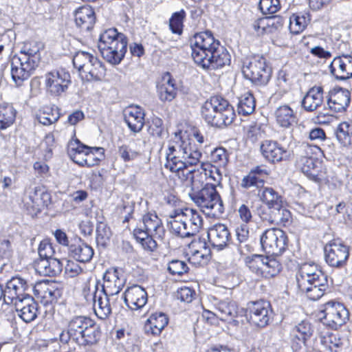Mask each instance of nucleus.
<instances>
[{"label": "nucleus", "instance_id": "nucleus-37", "mask_svg": "<svg viewBox=\"0 0 352 352\" xmlns=\"http://www.w3.org/2000/svg\"><path fill=\"white\" fill-rule=\"evenodd\" d=\"M216 316L221 320L229 321L236 318L239 313L237 304L234 301H221L216 305Z\"/></svg>", "mask_w": 352, "mask_h": 352}, {"label": "nucleus", "instance_id": "nucleus-50", "mask_svg": "<svg viewBox=\"0 0 352 352\" xmlns=\"http://www.w3.org/2000/svg\"><path fill=\"white\" fill-rule=\"evenodd\" d=\"M300 166L302 172L310 179H314L317 177V170L314 158L308 157H301L300 160Z\"/></svg>", "mask_w": 352, "mask_h": 352}, {"label": "nucleus", "instance_id": "nucleus-12", "mask_svg": "<svg viewBox=\"0 0 352 352\" xmlns=\"http://www.w3.org/2000/svg\"><path fill=\"white\" fill-rule=\"evenodd\" d=\"M263 250L267 254L279 255L286 249L287 237L284 231L279 228L266 230L261 236Z\"/></svg>", "mask_w": 352, "mask_h": 352}, {"label": "nucleus", "instance_id": "nucleus-44", "mask_svg": "<svg viewBox=\"0 0 352 352\" xmlns=\"http://www.w3.org/2000/svg\"><path fill=\"white\" fill-rule=\"evenodd\" d=\"M336 136L343 146L352 145V122H341L336 129Z\"/></svg>", "mask_w": 352, "mask_h": 352}, {"label": "nucleus", "instance_id": "nucleus-15", "mask_svg": "<svg viewBox=\"0 0 352 352\" xmlns=\"http://www.w3.org/2000/svg\"><path fill=\"white\" fill-rule=\"evenodd\" d=\"M187 165L178 170H170L171 172L177 173L178 177L182 181L190 182V190L188 193H195L200 191L202 188H205L206 184H210L208 182L206 175L202 164L199 168L190 170L188 169Z\"/></svg>", "mask_w": 352, "mask_h": 352}, {"label": "nucleus", "instance_id": "nucleus-8", "mask_svg": "<svg viewBox=\"0 0 352 352\" xmlns=\"http://www.w3.org/2000/svg\"><path fill=\"white\" fill-rule=\"evenodd\" d=\"M73 64L81 78L87 81L101 80L105 76L104 65L90 53L83 51L76 52L73 58Z\"/></svg>", "mask_w": 352, "mask_h": 352}, {"label": "nucleus", "instance_id": "nucleus-46", "mask_svg": "<svg viewBox=\"0 0 352 352\" xmlns=\"http://www.w3.org/2000/svg\"><path fill=\"white\" fill-rule=\"evenodd\" d=\"M91 148L88 147L80 153H76L74 156H69L70 158L76 164L82 166L91 167L98 163V160L94 157V154L91 152Z\"/></svg>", "mask_w": 352, "mask_h": 352}, {"label": "nucleus", "instance_id": "nucleus-39", "mask_svg": "<svg viewBox=\"0 0 352 352\" xmlns=\"http://www.w3.org/2000/svg\"><path fill=\"white\" fill-rule=\"evenodd\" d=\"M258 195L260 199L267 206L270 210L274 208H278L283 204L282 197L272 188L265 187L258 190Z\"/></svg>", "mask_w": 352, "mask_h": 352}, {"label": "nucleus", "instance_id": "nucleus-54", "mask_svg": "<svg viewBox=\"0 0 352 352\" xmlns=\"http://www.w3.org/2000/svg\"><path fill=\"white\" fill-rule=\"evenodd\" d=\"M188 267L185 261L173 260L168 262V270L173 275L182 276L188 272Z\"/></svg>", "mask_w": 352, "mask_h": 352}, {"label": "nucleus", "instance_id": "nucleus-20", "mask_svg": "<svg viewBox=\"0 0 352 352\" xmlns=\"http://www.w3.org/2000/svg\"><path fill=\"white\" fill-rule=\"evenodd\" d=\"M27 284L25 280L19 277H13L6 283L5 289H3V302L9 305L18 300H21L26 294L25 291Z\"/></svg>", "mask_w": 352, "mask_h": 352}, {"label": "nucleus", "instance_id": "nucleus-38", "mask_svg": "<svg viewBox=\"0 0 352 352\" xmlns=\"http://www.w3.org/2000/svg\"><path fill=\"white\" fill-rule=\"evenodd\" d=\"M40 50V43L36 41L27 42L22 46L19 54L16 55L19 57H25L28 61L38 66L41 60Z\"/></svg>", "mask_w": 352, "mask_h": 352}, {"label": "nucleus", "instance_id": "nucleus-5", "mask_svg": "<svg viewBox=\"0 0 352 352\" xmlns=\"http://www.w3.org/2000/svg\"><path fill=\"white\" fill-rule=\"evenodd\" d=\"M201 113L208 124L217 128L231 124L235 118L233 107L220 96L207 100L201 107Z\"/></svg>", "mask_w": 352, "mask_h": 352}, {"label": "nucleus", "instance_id": "nucleus-4", "mask_svg": "<svg viewBox=\"0 0 352 352\" xmlns=\"http://www.w3.org/2000/svg\"><path fill=\"white\" fill-rule=\"evenodd\" d=\"M59 340L67 343L70 338L80 345H91L97 342L99 331L95 322L86 316H75L72 318L67 326V330L58 331Z\"/></svg>", "mask_w": 352, "mask_h": 352}, {"label": "nucleus", "instance_id": "nucleus-41", "mask_svg": "<svg viewBox=\"0 0 352 352\" xmlns=\"http://www.w3.org/2000/svg\"><path fill=\"white\" fill-rule=\"evenodd\" d=\"M308 13H295L289 17V28L292 34H298L302 32L310 22Z\"/></svg>", "mask_w": 352, "mask_h": 352}, {"label": "nucleus", "instance_id": "nucleus-30", "mask_svg": "<svg viewBox=\"0 0 352 352\" xmlns=\"http://www.w3.org/2000/svg\"><path fill=\"white\" fill-rule=\"evenodd\" d=\"M258 214L263 221L276 225L285 226L291 220L289 210L283 207V204H280V207L270 210L269 214L264 212L263 209L258 210Z\"/></svg>", "mask_w": 352, "mask_h": 352}, {"label": "nucleus", "instance_id": "nucleus-14", "mask_svg": "<svg viewBox=\"0 0 352 352\" xmlns=\"http://www.w3.org/2000/svg\"><path fill=\"white\" fill-rule=\"evenodd\" d=\"M324 254L325 261L329 266L341 268L346 264L349 248L339 241H331L324 247Z\"/></svg>", "mask_w": 352, "mask_h": 352}, {"label": "nucleus", "instance_id": "nucleus-36", "mask_svg": "<svg viewBox=\"0 0 352 352\" xmlns=\"http://www.w3.org/2000/svg\"><path fill=\"white\" fill-rule=\"evenodd\" d=\"M276 122L283 128H289L296 122V116L293 109L288 105L278 107L274 112Z\"/></svg>", "mask_w": 352, "mask_h": 352}, {"label": "nucleus", "instance_id": "nucleus-29", "mask_svg": "<svg viewBox=\"0 0 352 352\" xmlns=\"http://www.w3.org/2000/svg\"><path fill=\"white\" fill-rule=\"evenodd\" d=\"M350 100V92L347 89L339 88L330 92L327 104L333 111L342 112L349 107Z\"/></svg>", "mask_w": 352, "mask_h": 352}, {"label": "nucleus", "instance_id": "nucleus-53", "mask_svg": "<svg viewBox=\"0 0 352 352\" xmlns=\"http://www.w3.org/2000/svg\"><path fill=\"white\" fill-rule=\"evenodd\" d=\"M185 16V12L182 10L175 12L170 19L169 27L173 33L180 34L182 32L183 20Z\"/></svg>", "mask_w": 352, "mask_h": 352}, {"label": "nucleus", "instance_id": "nucleus-26", "mask_svg": "<svg viewBox=\"0 0 352 352\" xmlns=\"http://www.w3.org/2000/svg\"><path fill=\"white\" fill-rule=\"evenodd\" d=\"M157 89L158 97L163 102H170L175 98L177 87L169 72H165L162 75L157 82Z\"/></svg>", "mask_w": 352, "mask_h": 352}, {"label": "nucleus", "instance_id": "nucleus-48", "mask_svg": "<svg viewBox=\"0 0 352 352\" xmlns=\"http://www.w3.org/2000/svg\"><path fill=\"white\" fill-rule=\"evenodd\" d=\"M265 256L253 254L247 256L245 259V265L249 270L258 277H262L263 261Z\"/></svg>", "mask_w": 352, "mask_h": 352}, {"label": "nucleus", "instance_id": "nucleus-56", "mask_svg": "<svg viewBox=\"0 0 352 352\" xmlns=\"http://www.w3.org/2000/svg\"><path fill=\"white\" fill-rule=\"evenodd\" d=\"M211 159L219 166L224 167L228 161L226 150L222 147L215 148L211 153Z\"/></svg>", "mask_w": 352, "mask_h": 352}, {"label": "nucleus", "instance_id": "nucleus-19", "mask_svg": "<svg viewBox=\"0 0 352 352\" xmlns=\"http://www.w3.org/2000/svg\"><path fill=\"white\" fill-rule=\"evenodd\" d=\"M125 284V280L120 276L117 269H109L103 276V284L99 283L98 291H102L106 295L113 298L122 290Z\"/></svg>", "mask_w": 352, "mask_h": 352}, {"label": "nucleus", "instance_id": "nucleus-10", "mask_svg": "<svg viewBox=\"0 0 352 352\" xmlns=\"http://www.w3.org/2000/svg\"><path fill=\"white\" fill-rule=\"evenodd\" d=\"M242 73L246 79L258 85H265L272 76V69L267 65L263 56H254L247 59L242 67Z\"/></svg>", "mask_w": 352, "mask_h": 352}, {"label": "nucleus", "instance_id": "nucleus-35", "mask_svg": "<svg viewBox=\"0 0 352 352\" xmlns=\"http://www.w3.org/2000/svg\"><path fill=\"white\" fill-rule=\"evenodd\" d=\"M323 102V89L322 87L311 88L302 100V106L307 111H314Z\"/></svg>", "mask_w": 352, "mask_h": 352}, {"label": "nucleus", "instance_id": "nucleus-31", "mask_svg": "<svg viewBox=\"0 0 352 352\" xmlns=\"http://www.w3.org/2000/svg\"><path fill=\"white\" fill-rule=\"evenodd\" d=\"M34 267L37 274L41 276H55L62 271L61 262L55 258L49 259H37Z\"/></svg>", "mask_w": 352, "mask_h": 352}, {"label": "nucleus", "instance_id": "nucleus-23", "mask_svg": "<svg viewBox=\"0 0 352 352\" xmlns=\"http://www.w3.org/2000/svg\"><path fill=\"white\" fill-rule=\"evenodd\" d=\"M14 305L19 316L24 322H30L37 317V304L30 295H25L21 300L15 301Z\"/></svg>", "mask_w": 352, "mask_h": 352}, {"label": "nucleus", "instance_id": "nucleus-22", "mask_svg": "<svg viewBox=\"0 0 352 352\" xmlns=\"http://www.w3.org/2000/svg\"><path fill=\"white\" fill-rule=\"evenodd\" d=\"M148 296L145 289L140 285L128 287L124 293V300L131 310H138L147 302Z\"/></svg>", "mask_w": 352, "mask_h": 352}, {"label": "nucleus", "instance_id": "nucleus-57", "mask_svg": "<svg viewBox=\"0 0 352 352\" xmlns=\"http://www.w3.org/2000/svg\"><path fill=\"white\" fill-rule=\"evenodd\" d=\"M38 252L39 258L38 259L53 258L54 253L52 244L47 241H42L38 246Z\"/></svg>", "mask_w": 352, "mask_h": 352}, {"label": "nucleus", "instance_id": "nucleus-32", "mask_svg": "<svg viewBox=\"0 0 352 352\" xmlns=\"http://www.w3.org/2000/svg\"><path fill=\"white\" fill-rule=\"evenodd\" d=\"M297 285L300 292L305 294L311 300H317L320 299L328 288L327 287H317L315 285V280L310 278H296Z\"/></svg>", "mask_w": 352, "mask_h": 352}, {"label": "nucleus", "instance_id": "nucleus-28", "mask_svg": "<svg viewBox=\"0 0 352 352\" xmlns=\"http://www.w3.org/2000/svg\"><path fill=\"white\" fill-rule=\"evenodd\" d=\"M125 122L134 133L140 131L144 124V113L139 106H129L123 111Z\"/></svg>", "mask_w": 352, "mask_h": 352}, {"label": "nucleus", "instance_id": "nucleus-52", "mask_svg": "<svg viewBox=\"0 0 352 352\" xmlns=\"http://www.w3.org/2000/svg\"><path fill=\"white\" fill-rule=\"evenodd\" d=\"M258 8L263 14H273L280 9V1L260 0Z\"/></svg>", "mask_w": 352, "mask_h": 352}, {"label": "nucleus", "instance_id": "nucleus-45", "mask_svg": "<svg viewBox=\"0 0 352 352\" xmlns=\"http://www.w3.org/2000/svg\"><path fill=\"white\" fill-rule=\"evenodd\" d=\"M255 109V100L253 95L246 92L239 98L237 111L239 114L248 116L252 113Z\"/></svg>", "mask_w": 352, "mask_h": 352}, {"label": "nucleus", "instance_id": "nucleus-18", "mask_svg": "<svg viewBox=\"0 0 352 352\" xmlns=\"http://www.w3.org/2000/svg\"><path fill=\"white\" fill-rule=\"evenodd\" d=\"M272 317V310L269 302H253L249 307L250 321L258 327L267 326Z\"/></svg>", "mask_w": 352, "mask_h": 352}, {"label": "nucleus", "instance_id": "nucleus-63", "mask_svg": "<svg viewBox=\"0 0 352 352\" xmlns=\"http://www.w3.org/2000/svg\"><path fill=\"white\" fill-rule=\"evenodd\" d=\"M276 85L283 91H286L289 87L288 74L284 70H280L277 74Z\"/></svg>", "mask_w": 352, "mask_h": 352}, {"label": "nucleus", "instance_id": "nucleus-55", "mask_svg": "<svg viewBox=\"0 0 352 352\" xmlns=\"http://www.w3.org/2000/svg\"><path fill=\"white\" fill-rule=\"evenodd\" d=\"M111 232L110 228L103 223H99L96 227V240L97 242L102 245L110 239Z\"/></svg>", "mask_w": 352, "mask_h": 352}, {"label": "nucleus", "instance_id": "nucleus-47", "mask_svg": "<svg viewBox=\"0 0 352 352\" xmlns=\"http://www.w3.org/2000/svg\"><path fill=\"white\" fill-rule=\"evenodd\" d=\"M206 175L208 181L211 182L209 185L217 186L220 185L223 176L220 170V167L212 165L210 163L201 164Z\"/></svg>", "mask_w": 352, "mask_h": 352}, {"label": "nucleus", "instance_id": "nucleus-43", "mask_svg": "<svg viewBox=\"0 0 352 352\" xmlns=\"http://www.w3.org/2000/svg\"><path fill=\"white\" fill-rule=\"evenodd\" d=\"M70 250L72 256L82 263L89 261L94 255L93 248L84 243L72 245Z\"/></svg>", "mask_w": 352, "mask_h": 352}, {"label": "nucleus", "instance_id": "nucleus-17", "mask_svg": "<svg viewBox=\"0 0 352 352\" xmlns=\"http://www.w3.org/2000/svg\"><path fill=\"white\" fill-rule=\"evenodd\" d=\"M25 57L14 55L10 60L11 75L16 85L20 86L24 80H28L38 67L27 60Z\"/></svg>", "mask_w": 352, "mask_h": 352}, {"label": "nucleus", "instance_id": "nucleus-60", "mask_svg": "<svg viewBox=\"0 0 352 352\" xmlns=\"http://www.w3.org/2000/svg\"><path fill=\"white\" fill-rule=\"evenodd\" d=\"M42 149L44 150V157L47 160L52 157V150L54 147V138L51 135L45 136V140L41 145Z\"/></svg>", "mask_w": 352, "mask_h": 352}, {"label": "nucleus", "instance_id": "nucleus-2", "mask_svg": "<svg viewBox=\"0 0 352 352\" xmlns=\"http://www.w3.org/2000/svg\"><path fill=\"white\" fill-rule=\"evenodd\" d=\"M195 140L200 144L204 142L203 134L196 129L175 133L174 144L168 147V153H164V167L169 170H178L187 165H197L202 155L194 143Z\"/></svg>", "mask_w": 352, "mask_h": 352}, {"label": "nucleus", "instance_id": "nucleus-62", "mask_svg": "<svg viewBox=\"0 0 352 352\" xmlns=\"http://www.w3.org/2000/svg\"><path fill=\"white\" fill-rule=\"evenodd\" d=\"M34 206L37 210H41L43 208L47 207L50 203V195L47 192H43L39 197H36L32 200Z\"/></svg>", "mask_w": 352, "mask_h": 352}, {"label": "nucleus", "instance_id": "nucleus-13", "mask_svg": "<svg viewBox=\"0 0 352 352\" xmlns=\"http://www.w3.org/2000/svg\"><path fill=\"white\" fill-rule=\"evenodd\" d=\"M322 326L336 330L349 320V312L344 305L330 301L325 304Z\"/></svg>", "mask_w": 352, "mask_h": 352}, {"label": "nucleus", "instance_id": "nucleus-25", "mask_svg": "<svg viewBox=\"0 0 352 352\" xmlns=\"http://www.w3.org/2000/svg\"><path fill=\"white\" fill-rule=\"evenodd\" d=\"M296 278H310L315 280L317 287H327V277L314 263L302 264L296 274Z\"/></svg>", "mask_w": 352, "mask_h": 352}, {"label": "nucleus", "instance_id": "nucleus-42", "mask_svg": "<svg viewBox=\"0 0 352 352\" xmlns=\"http://www.w3.org/2000/svg\"><path fill=\"white\" fill-rule=\"evenodd\" d=\"M16 111L9 103H0V129H6L14 122Z\"/></svg>", "mask_w": 352, "mask_h": 352}, {"label": "nucleus", "instance_id": "nucleus-6", "mask_svg": "<svg viewBox=\"0 0 352 352\" xmlns=\"http://www.w3.org/2000/svg\"><path fill=\"white\" fill-rule=\"evenodd\" d=\"M126 38L114 28L104 31L100 34L98 43V50L103 58L113 65L121 62L126 52Z\"/></svg>", "mask_w": 352, "mask_h": 352}, {"label": "nucleus", "instance_id": "nucleus-33", "mask_svg": "<svg viewBox=\"0 0 352 352\" xmlns=\"http://www.w3.org/2000/svg\"><path fill=\"white\" fill-rule=\"evenodd\" d=\"M74 18L76 25L87 31L93 28L96 20L94 11L89 6H82L77 9L74 14Z\"/></svg>", "mask_w": 352, "mask_h": 352}, {"label": "nucleus", "instance_id": "nucleus-7", "mask_svg": "<svg viewBox=\"0 0 352 352\" xmlns=\"http://www.w3.org/2000/svg\"><path fill=\"white\" fill-rule=\"evenodd\" d=\"M190 199L209 216L219 217L224 212L223 201L214 185L206 184L195 193H188Z\"/></svg>", "mask_w": 352, "mask_h": 352}, {"label": "nucleus", "instance_id": "nucleus-49", "mask_svg": "<svg viewBox=\"0 0 352 352\" xmlns=\"http://www.w3.org/2000/svg\"><path fill=\"white\" fill-rule=\"evenodd\" d=\"M281 270L280 263L275 258L265 256L262 277L271 278L276 276Z\"/></svg>", "mask_w": 352, "mask_h": 352}, {"label": "nucleus", "instance_id": "nucleus-40", "mask_svg": "<svg viewBox=\"0 0 352 352\" xmlns=\"http://www.w3.org/2000/svg\"><path fill=\"white\" fill-rule=\"evenodd\" d=\"M313 332V327L308 320H301L295 324L291 330L292 335L304 344L312 336Z\"/></svg>", "mask_w": 352, "mask_h": 352}, {"label": "nucleus", "instance_id": "nucleus-9", "mask_svg": "<svg viewBox=\"0 0 352 352\" xmlns=\"http://www.w3.org/2000/svg\"><path fill=\"white\" fill-rule=\"evenodd\" d=\"M99 282L96 280H89L84 286L82 293L87 302L93 303L96 315L100 319H106L111 313L113 300L111 296L98 291Z\"/></svg>", "mask_w": 352, "mask_h": 352}, {"label": "nucleus", "instance_id": "nucleus-61", "mask_svg": "<svg viewBox=\"0 0 352 352\" xmlns=\"http://www.w3.org/2000/svg\"><path fill=\"white\" fill-rule=\"evenodd\" d=\"M89 146L82 144L78 140H71L68 144L67 152L69 156H74L76 153H80Z\"/></svg>", "mask_w": 352, "mask_h": 352}, {"label": "nucleus", "instance_id": "nucleus-1", "mask_svg": "<svg viewBox=\"0 0 352 352\" xmlns=\"http://www.w3.org/2000/svg\"><path fill=\"white\" fill-rule=\"evenodd\" d=\"M158 204L164 207L166 216L170 230L182 238L189 237L198 233L203 225V219L197 210L179 208L181 201L168 188L167 182L163 179L155 195Z\"/></svg>", "mask_w": 352, "mask_h": 352}, {"label": "nucleus", "instance_id": "nucleus-64", "mask_svg": "<svg viewBox=\"0 0 352 352\" xmlns=\"http://www.w3.org/2000/svg\"><path fill=\"white\" fill-rule=\"evenodd\" d=\"M140 234L142 236H138V239L140 240L142 247L144 249L152 252L154 248V240L153 236L144 232H142Z\"/></svg>", "mask_w": 352, "mask_h": 352}, {"label": "nucleus", "instance_id": "nucleus-51", "mask_svg": "<svg viewBox=\"0 0 352 352\" xmlns=\"http://www.w3.org/2000/svg\"><path fill=\"white\" fill-rule=\"evenodd\" d=\"M264 184V178L257 177L249 172L248 175L242 179L241 186L245 189L256 188L259 190L263 188Z\"/></svg>", "mask_w": 352, "mask_h": 352}, {"label": "nucleus", "instance_id": "nucleus-34", "mask_svg": "<svg viewBox=\"0 0 352 352\" xmlns=\"http://www.w3.org/2000/svg\"><path fill=\"white\" fill-rule=\"evenodd\" d=\"M318 338L320 343L327 350L331 352H337V349L341 346L342 342L337 333L327 327L322 326L318 329Z\"/></svg>", "mask_w": 352, "mask_h": 352}, {"label": "nucleus", "instance_id": "nucleus-3", "mask_svg": "<svg viewBox=\"0 0 352 352\" xmlns=\"http://www.w3.org/2000/svg\"><path fill=\"white\" fill-rule=\"evenodd\" d=\"M195 63L204 69L215 70L230 63V55L209 31L195 34L190 41Z\"/></svg>", "mask_w": 352, "mask_h": 352}, {"label": "nucleus", "instance_id": "nucleus-21", "mask_svg": "<svg viewBox=\"0 0 352 352\" xmlns=\"http://www.w3.org/2000/svg\"><path fill=\"white\" fill-rule=\"evenodd\" d=\"M329 69L337 79L344 80L352 78V55L342 54L334 58Z\"/></svg>", "mask_w": 352, "mask_h": 352}, {"label": "nucleus", "instance_id": "nucleus-24", "mask_svg": "<svg viewBox=\"0 0 352 352\" xmlns=\"http://www.w3.org/2000/svg\"><path fill=\"white\" fill-rule=\"evenodd\" d=\"M34 292L44 304L52 303L60 296V291L56 283L49 280L36 283L34 287Z\"/></svg>", "mask_w": 352, "mask_h": 352}, {"label": "nucleus", "instance_id": "nucleus-16", "mask_svg": "<svg viewBox=\"0 0 352 352\" xmlns=\"http://www.w3.org/2000/svg\"><path fill=\"white\" fill-rule=\"evenodd\" d=\"M260 151L264 159L270 163L275 164L289 159V151L277 141L265 140L261 142Z\"/></svg>", "mask_w": 352, "mask_h": 352}, {"label": "nucleus", "instance_id": "nucleus-27", "mask_svg": "<svg viewBox=\"0 0 352 352\" xmlns=\"http://www.w3.org/2000/svg\"><path fill=\"white\" fill-rule=\"evenodd\" d=\"M208 238L213 248L221 250L227 246L230 233L226 226L217 223L208 230Z\"/></svg>", "mask_w": 352, "mask_h": 352}, {"label": "nucleus", "instance_id": "nucleus-11", "mask_svg": "<svg viewBox=\"0 0 352 352\" xmlns=\"http://www.w3.org/2000/svg\"><path fill=\"white\" fill-rule=\"evenodd\" d=\"M71 82L70 74L63 69H54L44 75L45 90L51 96H61L67 91Z\"/></svg>", "mask_w": 352, "mask_h": 352}, {"label": "nucleus", "instance_id": "nucleus-59", "mask_svg": "<svg viewBox=\"0 0 352 352\" xmlns=\"http://www.w3.org/2000/svg\"><path fill=\"white\" fill-rule=\"evenodd\" d=\"M210 258L208 253H204L201 250H196L189 258V261L194 264L201 265L207 263Z\"/></svg>", "mask_w": 352, "mask_h": 352}, {"label": "nucleus", "instance_id": "nucleus-58", "mask_svg": "<svg viewBox=\"0 0 352 352\" xmlns=\"http://www.w3.org/2000/svg\"><path fill=\"white\" fill-rule=\"evenodd\" d=\"M195 294L194 290L189 287H184L177 289L175 297L182 302L188 303L192 300Z\"/></svg>", "mask_w": 352, "mask_h": 352}]
</instances>
